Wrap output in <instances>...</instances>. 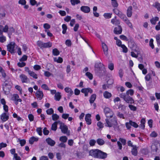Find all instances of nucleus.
<instances>
[{
	"label": "nucleus",
	"mask_w": 160,
	"mask_h": 160,
	"mask_svg": "<svg viewBox=\"0 0 160 160\" xmlns=\"http://www.w3.org/2000/svg\"><path fill=\"white\" fill-rule=\"evenodd\" d=\"M112 13H105L103 14L104 18L106 19H109L111 18Z\"/></svg>",
	"instance_id": "44"
},
{
	"label": "nucleus",
	"mask_w": 160,
	"mask_h": 160,
	"mask_svg": "<svg viewBox=\"0 0 160 160\" xmlns=\"http://www.w3.org/2000/svg\"><path fill=\"white\" fill-rule=\"evenodd\" d=\"M29 74L30 76L32 77L33 78L35 79L38 78V75L33 71H31Z\"/></svg>",
	"instance_id": "33"
},
{
	"label": "nucleus",
	"mask_w": 160,
	"mask_h": 160,
	"mask_svg": "<svg viewBox=\"0 0 160 160\" xmlns=\"http://www.w3.org/2000/svg\"><path fill=\"white\" fill-rule=\"evenodd\" d=\"M11 99L14 101L16 105L18 104V102H21L22 101V100L19 98V96L17 94H13Z\"/></svg>",
	"instance_id": "6"
},
{
	"label": "nucleus",
	"mask_w": 160,
	"mask_h": 160,
	"mask_svg": "<svg viewBox=\"0 0 160 160\" xmlns=\"http://www.w3.org/2000/svg\"><path fill=\"white\" fill-rule=\"evenodd\" d=\"M36 131L39 135L41 136L42 135V128H37Z\"/></svg>",
	"instance_id": "62"
},
{
	"label": "nucleus",
	"mask_w": 160,
	"mask_h": 160,
	"mask_svg": "<svg viewBox=\"0 0 160 160\" xmlns=\"http://www.w3.org/2000/svg\"><path fill=\"white\" fill-rule=\"evenodd\" d=\"M96 98V95L95 94H92L90 98L89 102L91 103H92L94 102Z\"/></svg>",
	"instance_id": "27"
},
{
	"label": "nucleus",
	"mask_w": 160,
	"mask_h": 160,
	"mask_svg": "<svg viewBox=\"0 0 160 160\" xmlns=\"http://www.w3.org/2000/svg\"><path fill=\"white\" fill-rule=\"evenodd\" d=\"M128 25V26L131 28H133L132 25V23L130 22L129 20L128 19V18L126 17V18H124V19L123 20Z\"/></svg>",
	"instance_id": "26"
},
{
	"label": "nucleus",
	"mask_w": 160,
	"mask_h": 160,
	"mask_svg": "<svg viewBox=\"0 0 160 160\" xmlns=\"http://www.w3.org/2000/svg\"><path fill=\"white\" fill-rule=\"evenodd\" d=\"M155 29L157 31L160 30V21L158 22V24L156 26Z\"/></svg>",
	"instance_id": "64"
},
{
	"label": "nucleus",
	"mask_w": 160,
	"mask_h": 160,
	"mask_svg": "<svg viewBox=\"0 0 160 160\" xmlns=\"http://www.w3.org/2000/svg\"><path fill=\"white\" fill-rule=\"evenodd\" d=\"M46 141L48 144L51 146H54L56 142L50 138H48L46 139Z\"/></svg>",
	"instance_id": "13"
},
{
	"label": "nucleus",
	"mask_w": 160,
	"mask_h": 160,
	"mask_svg": "<svg viewBox=\"0 0 160 160\" xmlns=\"http://www.w3.org/2000/svg\"><path fill=\"white\" fill-rule=\"evenodd\" d=\"M59 118V116L56 114H53L52 115V120L53 121H56Z\"/></svg>",
	"instance_id": "39"
},
{
	"label": "nucleus",
	"mask_w": 160,
	"mask_h": 160,
	"mask_svg": "<svg viewBox=\"0 0 160 160\" xmlns=\"http://www.w3.org/2000/svg\"><path fill=\"white\" fill-rule=\"evenodd\" d=\"M15 88L20 92V93L21 94H22V90L21 87L20 86L18 85H17L15 86Z\"/></svg>",
	"instance_id": "52"
},
{
	"label": "nucleus",
	"mask_w": 160,
	"mask_h": 160,
	"mask_svg": "<svg viewBox=\"0 0 160 160\" xmlns=\"http://www.w3.org/2000/svg\"><path fill=\"white\" fill-rule=\"evenodd\" d=\"M108 68L112 71L114 69V64L113 63H111L108 64Z\"/></svg>",
	"instance_id": "55"
},
{
	"label": "nucleus",
	"mask_w": 160,
	"mask_h": 160,
	"mask_svg": "<svg viewBox=\"0 0 160 160\" xmlns=\"http://www.w3.org/2000/svg\"><path fill=\"white\" fill-rule=\"evenodd\" d=\"M159 18L158 17H153L150 20V22L152 24L155 25L156 22L159 21Z\"/></svg>",
	"instance_id": "23"
},
{
	"label": "nucleus",
	"mask_w": 160,
	"mask_h": 160,
	"mask_svg": "<svg viewBox=\"0 0 160 160\" xmlns=\"http://www.w3.org/2000/svg\"><path fill=\"white\" fill-rule=\"evenodd\" d=\"M121 47L122 48L123 52L127 53L128 52V49L124 44L122 45Z\"/></svg>",
	"instance_id": "47"
},
{
	"label": "nucleus",
	"mask_w": 160,
	"mask_h": 160,
	"mask_svg": "<svg viewBox=\"0 0 160 160\" xmlns=\"http://www.w3.org/2000/svg\"><path fill=\"white\" fill-rule=\"evenodd\" d=\"M102 45L104 54L105 55L107 56L108 54V48L107 45L103 42L102 43Z\"/></svg>",
	"instance_id": "16"
},
{
	"label": "nucleus",
	"mask_w": 160,
	"mask_h": 160,
	"mask_svg": "<svg viewBox=\"0 0 160 160\" xmlns=\"http://www.w3.org/2000/svg\"><path fill=\"white\" fill-rule=\"evenodd\" d=\"M2 77L5 79L7 77V75L4 70H3L2 72H1Z\"/></svg>",
	"instance_id": "61"
},
{
	"label": "nucleus",
	"mask_w": 160,
	"mask_h": 160,
	"mask_svg": "<svg viewBox=\"0 0 160 160\" xmlns=\"http://www.w3.org/2000/svg\"><path fill=\"white\" fill-rule=\"evenodd\" d=\"M55 99L58 101H59L61 98V93L58 92L55 93L54 96Z\"/></svg>",
	"instance_id": "25"
},
{
	"label": "nucleus",
	"mask_w": 160,
	"mask_h": 160,
	"mask_svg": "<svg viewBox=\"0 0 160 160\" xmlns=\"http://www.w3.org/2000/svg\"><path fill=\"white\" fill-rule=\"evenodd\" d=\"M91 115L90 114H87L85 116V121L87 124L88 125H90L91 123Z\"/></svg>",
	"instance_id": "18"
},
{
	"label": "nucleus",
	"mask_w": 160,
	"mask_h": 160,
	"mask_svg": "<svg viewBox=\"0 0 160 160\" xmlns=\"http://www.w3.org/2000/svg\"><path fill=\"white\" fill-rule=\"evenodd\" d=\"M99 150L98 149L91 150L89 152V155L94 158H97Z\"/></svg>",
	"instance_id": "7"
},
{
	"label": "nucleus",
	"mask_w": 160,
	"mask_h": 160,
	"mask_svg": "<svg viewBox=\"0 0 160 160\" xmlns=\"http://www.w3.org/2000/svg\"><path fill=\"white\" fill-rule=\"evenodd\" d=\"M17 64L18 67H22L26 65V63L23 62H19Z\"/></svg>",
	"instance_id": "60"
},
{
	"label": "nucleus",
	"mask_w": 160,
	"mask_h": 160,
	"mask_svg": "<svg viewBox=\"0 0 160 160\" xmlns=\"http://www.w3.org/2000/svg\"><path fill=\"white\" fill-rule=\"evenodd\" d=\"M46 112L48 115H51L53 114L54 111L52 108H50L47 110Z\"/></svg>",
	"instance_id": "48"
},
{
	"label": "nucleus",
	"mask_w": 160,
	"mask_h": 160,
	"mask_svg": "<svg viewBox=\"0 0 160 160\" xmlns=\"http://www.w3.org/2000/svg\"><path fill=\"white\" fill-rule=\"evenodd\" d=\"M128 107L131 111H135L137 110V107L131 104H129Z\"/></svg>",
	"instance_id": "49"
},
{
	"label": "nucleus",
	"mask_w": 160,
	"mask_h": 160,
	"mask_svg": "<svg viewBox=\"0 0 160 160\" xmlns=\"http://www.w3.org/2000/svg\"><path fill=\"white\" fill-rule=\"evenodd\" d=\"M107 157V154L99 150L97 158L105 159Z\"/></svg>",
	"instance_id": "8"
},
{
	"label": "nucleus",
	"mask_w": 160,
	"mask_h": 160,
	"mask_svg": "<svg viewBox=\"0 0 160 160\" xmlns=\"http://www.w3.org/2000/svg\"><path fill=\"white\" fill-rule=\"evenodd\" d=\"M19 77L22 83H28L29 81L27 76L24 74H22L20 75Z\"/></svg>",
	"instance_id": "11"
},
{
	"label": "nucleus",
	"mask_w": 160,
	"mask_h": 160,
	"mask_svg": "<svg viewBox=\"0 0 160 160\" xmlns=\"http://www.w3.org/2000/svg\"><path fill=\"white\" fill-rule=\"evenodd\" d=\"M128 45L130 48H132L136 44L132 40H130L128 41Z\"/></svg>",
	"instance_id": "31"
},
{
	"label": "nucleus",
	"mask_w": 160,
	"mask_h": 160,
	"mask_svg": "<svg viewBox=\"0 0 160 160\" xmlns=\"http://www.w3.org/2000/svg\"><path fill=\"white\" fill-rule=\"evenodd\" d=\"M153 6L158 11H160V3L159 2H155L153 5Z\"/></svg>",
	"instance_id": "28"
},
{
	"label": "nucleus",
	"mask_w": 160,
	"mask_h": 160,
	"mask_svg": "<svg viewBox=\"0 0 160 160\" xmlns=\"http://www.w3.org/2000/svg\"><path fill=\"white\" fill-rule=\"evenodd\" d=\"M85 75L90 79L92 80L93 78V76L92 74L89 72H87L85 73Z\"/></svg>",
	"instance_id": "46"
},
{
	"label": "nucleus",
	"mask_w": 160,
	"mask_h": 160,
	"mask_svg": "<svg viewBox=\"0 0 160 160\" xmlns=\"http://www.w3.org/2000/svg\"><path fill=\"white\" fill-rule=\"evenodd\" d=\"M68 138L66 136H61L59 138L60 141L63 142H66Z\"/></svg>",
	"instance_id": "35"
},
{
	"label": "nucleus",
	"mask_w": 160,
	"mask_h": 160,
	"mask_svg": "<svg viewBox=\"0 0 160 160\" xmlns=\"http://www.w3.org/2000/svg\"><path fill=\"white\" fill-rule=\"evenodd\" d=\"M118 16L121 19H122V20H123L124 18H126V15L123 14L120 11V12L119 13L118 15Z\"/></svg>",
	"instance_id": "38"
},
{
	"label": "nucleus",
	"mask_w": 160,
	"mask_h": 160,
	"mask_svg": "<svg viewBox=\"0 0 160 160\" xmlns=\"http://www.w3.org/2000/svg\"><path fill=\"white\" fill-rule=\"evenodd\" d=\"M153 40L152 38L150 39L149 41V45L153 49L154 48V45L153 44Z\"/></svg>",
	"instance_id": "54"
},
{
	"label": "nucleus",
	"mask_w": 160,
	"mask_h": 160,
	"mask_svg": "<svg viewBox=\"0 0 160 160\" xmlns=\"http://www.w3.org/2000/svg\"><path fill=\"white\" fill-rule=\"evenodd\" d=\"M120 38L122 40H125V41H128V40L127 38L124 35H121L120 36Z\"/></svg>",
	"instance_id": "57"
},
{
	"label": "nucleus",
	"mask_w": 160,
	"mask_h": 160,
	"mask_svg": "<svg viewBox=\"0 0 160 160\" xmlns=\"http://www.w3.org/2000/svg\"><path fill=\"white\" fill-rule=\"evenodd\" d=\"M59 122V121L55 122L52 124L51 128L52 130L55 131L57 130V124Z\"/></svg>",
	"instance_id": "30"
},
{
	"label": "nucleus",
	"mask_w": 160,
	"mask_h": 160,
	"mask_svg": "<svg viewBox=\"0 0 160 160\" xmlns=\"http://www.w3.org/2000/svg\"><path fill=\"white\" fill-rule=\"evenodd\" d=\"M38 138L34 137H32L29 140V143L31 144H33L35 141H37L38 140Z\"/></svg>",
	"instance_id": "29"
},
{
	"label": "nucleus",
	"mask_w": 160,
	"mask_h": 160,
	"mask_svg": "<svg viewBox=\"0 0 160 160\" xmlns=\"http://www.w3.org/2000/svg\"><path fill=\"white\" fill-rule=\"evenodd\" d=\"M18 142H19L21 146H24L26 143V140L23 139H20V138L18 139Z\"/></svg>",
	"instance_id": "34"
},
{
	"label": "nucleus",
	"mask_w": 160,
	"mask_h": 160,
	"mask_svg": "<svg viewBox=\"0 0 160 160\" xmlns=\"http://www.w3.org/2000/svg\"><path fill=\"white\" fill-rule=\"evenodd\" d=\"M62 27L63 29L62 33L63 34H65L67 29V26L66 24H63L62 25Z\"/></svg>",
	"instance_id": "45"
},
{
	"label": "nucleus",
	"mask_w": 160,
	"mask_h": 160,
	"mask_svg": "<svg viewBox=\"0 0 160 160\" xmlns=\"http://www.w3.org/2000/svg\"><path fill=\"white\" fill-rule=\"evenodd\" d=\"M37 45L42 49L44 48H50L52 46V43L50 42H43L41 41H38L37 42Z\"/></svg>",
	"instance_id": "2"
},
{
	"label": "nucleus",
	"mask_w": 160,
	"mask_h": 160,
	"mask_svg": "<svg viewBox=\"0 0 160 160\" xmlns=\"http://www.w3.org/2000/svg\"><path fill=\"white\" fill-rule=\"evenodd\" d=\"M132 7L130 6L128 7L127 11V15L128 17H131L132 14Z\"/></svg>",
	"instance_id": "21"
},
{
	"label": "nucleus",
	"mask_w": 160,
	"mask_h": 160,
	"mask_svg": "<svg viewBox=\"0 0 160 160\" xmlns=\"http://www.w3.org/2000/svg\"><path fill=\"white\" fill-rule=\"evenodd\" d=\"M96 142L100 146H102L105 143V141L102 138L97 139Z\"/></svg>",
	"instance_id": "32"
},
{
	"label": "nucleus",
	"mask_w": 160,
	"mask_h": 160,
	"mask_svg": "<svg viewBox=\"0 0 160 160\" xmlns=\"http://www.w3.org/2000/svg\"><path fill=\"white\" fill-rule=\"evenodd\" d=\"M82 12L85 13H89L90 11V8L87 6H82L80 8Z\"/></svg>",
	"instance_id": "14"
},
{
	"label": "nucleus",
	"mask_w": 160,
	"mask_h": 160,
	"mask_svg": "<svg viewBox=\"0 0 160 160\" xmlns=\"http://www.w3.org/2000/svg\"><path fill=\"white\" fill-rule=\"evenodd\" d=\"M130 122L131 126H133L135 128H137L138 127V125L135 122H133L132 120H130Z\"/></svg>",
	"instance_id": "50"
},
{
	"label": "nucleus",
	"mask_w": 160,
	"mask_h": 160,
	"mask_svg": "<svg viewBox=\"0 0 160 160\" xmlns=\"http://www.w3.org/2000/svg\"><path fill=\"white\" fill-rule=\"evenodd\" d=\"M138 148L136 145H135V146L132 147L131 151L132 154V155L134 156H137L138 154Z\"/></svg>",
	"instance_id": "20"
},
{
	"label": "nucleus",
	"mask_w": 160,
	"mask_h": 160,
	"mask_svg": "<svg viewBox=\"0 0 160 160\" xmlns=\"http://www.w3.org/2000/svg\"><path fill=\"white\" fill-rule=\"evenodd\" d=\"M119 97L123 99L127 103L132 104L134 102V99L130 96L125 95V93H122L119 94Z\"/></svg>",
	"instance_id": "1"
},
{
	"label": "nucleus",
	"mask_w": 160,
	"mask_h": 160,
	"mask_svg": "<svg viewBox=\"0 0 160 160\" xmlns=\"http://www.w3.org/2000/svg\"><path fill=\"white\" fill-rule=\"evenodd\" d=\"M28 57L26 55H23L22 57L20 59L21 62L24 61H26Z\"/></svg>",
	"instance_id": "58"
},
{
	"label": "nucleus",
	"mask_w": 160,
	"mask_h": 160,
	"mask_svg": "<svg viewBox=\"0 0 160 160\" xmlns=\"http://www.w3.org/2000/svg\"><path fill=\"white\" fill-rule=\"evenodd\" d=\"M6 40V38L3 35V34H2V35H0V42H4Z\"/></svg>",
	"instance_id": "40"
},
{
	"label": "nucleus",
	"mask_w": 160,
	"mask_h": 160,
	"mask_svg": "<svg viewBox=\"0 0 160 160\" xmlns=\"http://www.w3.org/2000/svg\"><path fill=\"white\" fill-rule=\"evenodd\" d=\"M54 60L55 62H56L59 63H61L63 61L62 58L60 57H58V58H54Z\"/></svg>",
	"instance_id": "41"
},
{
	"label": "nucleus",
	"mask_w": 160,
	"mask_h": 160,
	"mask_svg": "<svg viewBox=\"0 0 160 160\" xmlns=\"http://www.w3.org/2000/svg\"><path fill=\"white\" fill-rule=\"evenodd\" d=\"M117 17L115 16L114 18L112 19L111 22L113 24L115 25H119L120 24V22L117 19Z\"/></svg>",
	"instance_id": "22"
},
{
	"label": "nucleus",
	"mask_w": 160,
	"mask_h": 160,
	"mask_svg": "<svg viewBox=\"0 0 160 160\" xmlns=\"http://www.w3.org/2000/svg\"><path fill=\"white\" fill-rule=\"evenodd\" d=\"M112 5L113 7H117L118 4L116 1H112Z\"/></svg>",
	"instance_id": "53"
},
{
	"label": "nucleus",
	"mask_w": 160,
	"mask_h": 160,
	"mask_svg": "<svg viewBox=\"0 0 160 160\" xmlns=\"http://www.w3.org/2000/svg\"><path fill=\"white\" fill-rule=\"evenodd\" d=\"M119 141L121 142L123 145H124L126 144V140L123 138H120L119 139Z\"/></svg>",
	"instance_id": "59"
},
{
	"label": "nucleus",
	"mask_w": 160,
	"mask_h": 160,
	"mask_svg": "<svg viewBox=\"0 0 160 160\" xmlns=\"http://www.w3.org/2000/svg\"><path fill=\"white\" fill-rule=\"evenodd\" d=\"M105 121L106 122L105 126L106 127H114L117 125V121L115 119L113 121L111 120L110 121L108 119H106Z\"/></svg>",
	"instance_id": "3"
},
{
	"label": "nucleus",
	"mask_w": 160,
	"mask_h": 160,
	"mask_svg": "<svg viewBox=\"0 0 160 160\" xmlns=\"http://www.w3.org/2000/svg\"><path fill=\"white\" fill-rule=\"evenodd\" d=\"M15 159V160H21V158L19 156H18L17 153L15 154L14 155L13 159Z\"/></svg>",
	"instance_id": "63"
},
{
	"label": "nucleus",
	"mask_w": 160,
	"mask_h": 160,
	"mask_svg": "<svg viewBox=\"0 0 160 160\" xmlns=\"http://www.w3.org/2000/svg\"><path fill=\"white\" fill-rule=\"evenodd\" d=\"M104 112L107 117L112 118L114 114L112 111L108 107H106L104 109Z\"/></svg>",
	"instance_id": "4"
},
{
	"label": "nucleus",
	"mask_w": 160,
	"mask_h": 160,
	"mask_svg": "<svg viewBox=\"0 0 160 160\" xmlns=\"http://www.w3.org/2000/svg\"><path fill=\"white\" fill-rule=\"evenodd\" d=\"M15 45L14 42H11L7 46L8 50L12 54L14 53Z\"/></svg>",
	"instance_id": "5"
},
{
	"label": "nucleus",
	"mask_w": 160,
	"mask_h": 160,
	"mask_svg": "<svg viewBox=\"0 0 160 160\" xmlns=\"http://www.w3.org/2000/svg\"><path fill=\"white\" fill-rule=\"evenodd\" d=\"M9 118V116L7 115L5 112L3 113L1 116V119L2 122H4L7 120Z\"/></svg>",
	"instance_id": "17"
},
{
	"label": "nucleus",
	"mask_w": 160,
	"mask_h": 160,
	"mask_svg": "<svg viewBox=\"0 0 160 160\" xmlns=\"http://www.w3.org/2000/svg\"><path fill=\"white\" fill-rule=\"evenodd\" d=\"M134 93V91L132 89H129V90H128L126 93H125V95H130V96H132L133 95Z\"/></svg>",
	"instance_id": "42"
},
{
	"label": "nucleus",
	"mask_w": 160,
	"mask_h": 160,
	"mask_svg": "<svg viewBox=\"0 0 160 160\" xmlns=\"http://www.w3.org/2000/svg\"><path fill=\"white\" fill-rule=\"evenodd\" d=\"M96 142V141L94 139H91L89 141V145L91 146H94L95 145Z\"/></svg>",
	"instance_id": "51"
},
{
	"label": "nucleus",
	"mask_w": 160,
	"mask_h": 160,
	"mask_svg": "<svg viewBox=\"0 0 160 160\" xmlns=\"http://www.w3.org/2000/svg\"><path fill=\"white\" fill-rule=\"evenodd\" d=\"M64 90L66 92L69 93L68 95V98H70V97L73 93V91L69 87H66L65 88Z\"/></svg>",
	"instance_id": "12"
},
{
	"label": "nucleus",
	"mask_w": 160,
	"mask_h": 160,
	"mask_svg": "<svg viewBox=\"0 0 160 160\" xmlns=\"http://www.w3.org/2000/svg\"><path fill=\"white\" fill-rule=\"evenodd\" d=\"M122 29L121 26L118 25L117 27H115L114 30L113 32L114 33L117 34H120L122 33Z\"/></svg>",
	"instance_id": "10"
},
{
	"label": "nucleus",
	"mask_w": 160,
	"mask_h": 160,
	"mask_svg": "<svg viewBox=\"0 0 160 160\" xmlns=\"http://www.w3.org/2000/svg\"><path fill=\"white\" fill-rule=\"evenodd\" d=\"M52 53L54 56H58L59 53V51L57 48H54L52 50Z\"/></svg>",
	"instance_id": "43"
},
{
	"label": "nucleus",
	"mask_w": 160,
	"mask_h": 160,
	"mask_svg": "<svg viewBox=\"0 0 160 160\" xmlns=\"http://www.w3.org/2000/svg\"><path fill=\"white\" fill-rule=\"evenodd\" d=\"M36 97L39 100H41L43 97V94L42 91L38 90L35 93Z\"/></svg>",
	"instance_id": "15"
},
{
	"label": "nucleus",
	"mask_w": 160,
	"mask_h": 160,
	"mask_svg": "<svg viewBox=\"0 0 160 160\" xmlns=\"http://www.w3.org/2000/svg\"><path fill=\"white\" fill-rule=\"evenodd\" d=\"M103 95L105 98H109L112 97V95L111 93L106 91L103 92Z\"/></svg>",
	"instance_id": "24"
},
{
	"label": "nucleus",
	"mask_w": 160,
	"mask_h": 160,
	"mask_svg": "<svg viewBox=\"0 0 160 160\" xmlns=\"http://www.w3.org/2000/svg\"><path fill=\"white\" fill-rule=\"evenodd\" d=\"M41 88L43 89L49 90V89L48 86L46 84H43L41 86Z\"/></svg>",
	"instance_id": "56"
},
{
	"label": "nucleus",
	"mask_w": 160,
	"mask_h": 160,
	"mask_svg": "<svg viewBox=\"0 0 160 160\" xmlns=\"http://www.w3.org/2000/svg\"><path fill=\"white\" fill-rule=\"evenodd\" d=\"M158 45L160 46V34L157 35L155 37Z\"/></svg>",
	"instance_id": "36"
},
{
	"label": "nucleus",
	"mask_w": 160,
	"mask_h": 160,
	"mask_svg": "<svg viewBox=\"0 0 160 160\" xmlns=\"http://www.w3.org/2000/svg\"><path fill=\"white\" fill-rule=\"evenodd\" d=\"M81 92H82L84 93L85 96L87 97L88 96V92L92 93L93 91L91 88H88L82 89L81 90Z\"/></svg>",
	"instance_id": "9"
},
{
	"label": "nucleus",
	"mask_w": 160,
	"mask_h": 160,
	"mask_svg": "<svg viewBox=\"0 0 160 160\" xmlns=\"http://www.w3.org/2000/svg\"><path fill=\"white\" fill-rule=\"evenodd\" d=\"M70 2L72 5L73 6L75 5L80 3V1L79 0H70Z\"/></svg>",
	"instance_id": "37"
},
{
	"label": "nucleus",
	"mask_w": 160,
	"mask_h": 160,
	"mask_svg": "<svg viewBox=\"0 0 160 160\" xmlns=\"http://www.w3.org/2000/svg\"><path fill=\"white\" fill-rule=\"evenodd\" d=\"M60 128L62 133H67L68 128L66 125L64 124H62L60 126Z\"/></svg>",
	"instance_id": "19"
}]
</instances>
